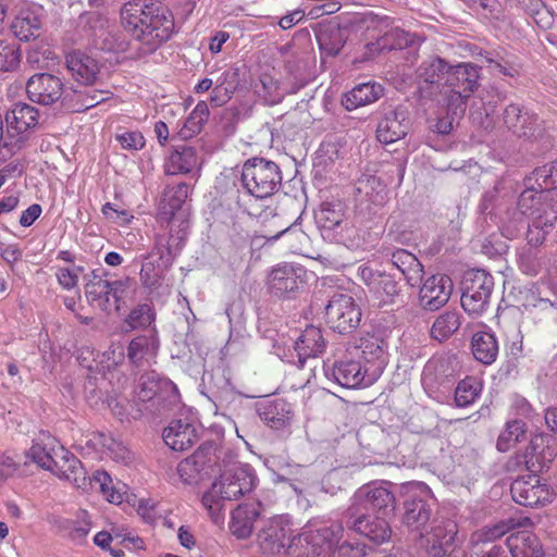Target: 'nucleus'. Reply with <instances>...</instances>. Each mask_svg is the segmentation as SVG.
Segmentation results:
<instances>
[{
    "instance_id": "f257e3e1",
    "label": "nucleus",
    "mask_w": 557,
    "mask_h": 557,
    "mask_svg": "<svg viewBox=\"0 0 557 557\" xmlns=\"http://www.w3.org/2000/svg\"><path fill=\"white\" fill-rule=\"evenodd\" d=\"M121 23L133 38L153 51L168 40L174 28L171 11L160 2H127L121 9Z\"/></svg>"
},
{
    "instance_id": "f03ea898",
    "label": "nucleus",
    "mask_w": 557,
    "mask_h": 557,
    "mask_svg": "<svg viewBox=\"0 0 557 557\" xmlns=\"http://www.w3.org/2000/svg\"><path fill=\"white\" fill-rule=\"evenodd\" d=\"M256 475L248 465L232 462L224 466L220 476L201 498L202 505L211 516L220 512L222 503L235 500L250 493L255 486Z\"/></svg>"
},
{
    "instance_id": "7ed1b4c3",
    "label": "nucleus",
    "mask_w": 557,
    "mask_h": 557,
    "mask_svg": "<svg viewBox=\"0 0 557 557\" xmlns=\"http://www.w3.org/2000/svg\"><path fill=\"white\" fill-rule=\"evenodd\" d=\"M135 397L138 401L148 404L144 409H138L139 414H144L145 411L160 414L177 401L178 394L172 381L162 377L156 371H149L140 375Z\"/></svg>"
},
{
    "instance_id": "20e7f679",
    "label": "nucleus",
    "mask_w": 557,
    "mask_h": 557,
    "mask_svg": "<svg viewBox=\"0 0 557 557\" xmlns=\"http://www.w3.org/2000/svg\"><path fill=\"white\" fill-rule=\"evenodd\" d=\"M244 188L256 198H268L281 187L282 173L278 165L263 158L247 160L242 170Z\"/></svg>"
},
{
    "instance_id": "39448f33",
    "label": "nucleus",
    "mask_w": 557,
    "mask_h": 557,
    "mask_svg": "<svg viewBox=\"0 0 557 557\" xmlns=\"http://www.w3.org/2000/svg\"><path fill=\"white\" fill-rule=\"evenodd\" d=\"M315 220L323 237L346 247H351L356 244L358 232L348 220L346 206L342 201L323 202L320 210L315 213Z\"/></svg>"
},
{
    "instance_id": "423d86ee",
    "label": "nucleus",
    "mask_w": 557,
    "mask_h": 557,
    "mask_svg": "<svg viewBox=\"0 0 557 557\" xmlns=\"http://www.w3.org/2000/svg\"><path fill=\"white\" fill-rule=\"evenodd\" d=\"M342 523L309 530L292 539L288 555L294 557H319L330 553L342 539Z\"/></svg>"
},
{
    "instance_id": "0eeeda50",
    "label": "nucleus",
    "mask_w": 557,
    "mask_h": 557,
    "mask_svg": "<svg viewBox=\"0 0 557 557\" xmlns=\"http://www.w3.org/2000/svg\"><path fill=\"white\" fill-rule=\"evenodd\" d=\"M450 64L440 55H429L416 70L418 95L422 100L441 102L445 92Z\"/></svg>"
},
{
    "instance_id": "6e6552de",
    "label": "nucleus",
    "mask_w": 557,
    "mask_h": 557,
    "mask_svg": "<svg viewBox=\"0 0 557 557\" xmlns=\"http://www.w3.org/2000/svg\"><path fill=\"white\" fill-rule=\"evenodd\" d=\"M337 359L332 367L325 368V374L341 386L346 388H356L361 386H369L375 380V373L370 371V368L362 366L361 361L350 354V349L346 346L345 349L337 348Z\"/></svg>"
},
{
    "instance_id": "1a4fd4ad",
    "label": "nucleus",
    "mask_w": 557,
    "mask_h": 557,
    "mask_svg": "<svg viewBox=\"0 0 557 557\" xmlns=\"http://www.w3.org/2000/svg\"><path fill=\"white\" fill-rule=\"evenodd\" d=\"M480 70V66L471 62L450 65L443 95V99H447L448 107L458 108L466 103V100L479 87Z\"/></svg>"
},
{
    "instance_id": "9d476101",
    "label": "nucleus",
    "mask_w": 557,
    "mask_h": 557,
    "mask_svg": "<svg viewBox=\"0 0 557 557\" xmlns=\"http://www.w3.org/2000/svg\"><path fill=\"white\" fill-rule=\"evenodd\" d=\"M433 503L430 490L422 484L412 485L404 502L401 523L409 530L419 532L423 536V530L432 520Z\"/></svg>"
},
{
    "instance_id": "9b49d317",
    "label": "nucleus",
    "mask_w": 557,
    "mask_h": 557,
    "mask_svg": "<svg viewBox=\"0 0 557 557\" xmlns=\"http://www.w3.org/2000/svg\"><path fill=\"white\" fill-rule=\"evenodd\" d=\"M326 321L331 329L347 334L356 330L361 321V309L355 299L344 293H335L325 307Z\"/></svg>"
},
{
    "instance_id": "f8f14e48",
    "label": "nucleus",
    "mask_w": 557,
    "mask_h": 557,
    "mask_svg": "<svg viewBox=\"0 0 557 557\" xmlns=\"http://www.w3.org/2000/svg\"><path fill=\"white\" fill-rule=\"evenodd\" d=\"M539 197L525 187L518 201L499 213V227L507 238L518 237L527 224V218L531 219V211L536 207Z\"/></svg>"
},
{
    "instance_id": "ddd939ff",
    "label": "nucleus",
    "mask_w": 557,
    "mask_h": 557,
    "mask_svg": "<svg viewBox=\"0 0 557 557\" xmlns=\"http://www.w3.org/2000/svg\"><path fill=\"white\" fill-rule=\"evenodd\" d=\"M557 221V200L550 196H540L536 207L531 211L525 238L528 244L537 247L544 243L546 235Z\"/></svg>"
},
{
    "instance_id": "4468645a",
    "label": "nucleus",
    "mask_w": 557,
    "mask_h": 557,
    "mask_svg": "<svg viewBox=\"0 0 557 557\" xmlns=\"http://www.w3.org/2000/svg\"><path fill=\"white\" fill-rule=\"evenodd\" d=\"M28 99L41 106H52L58 101L66 107L70 104L64 96V84L62 79L50 73H37L30 76L26 83Z\"/></svg>"
},
{
    "instance_id": "2eb2a0df",
    "label": "nucleus",
    "mask_w": 557,
    "mask_h": 557,
    "mask_svg": "<svg viewBox=\"0 0 557 557\" xmlns=\"http://www.w3.org/2000/svg\"><path fill=\"white\" fill-rule=\"evenodd\" d=\"M350 506H357L366 513L372 510L387 517L394 513L396 499L387 483L368 484L356 492Z\"/></svg>"
},
{
    "instance_id": "dca6fc26",
    "label": "nucleus",
    "mask_w": 557,
    "mask_h": 557,
    "mask_svg": "<svg viewBox=\"0 0 557 557\" xmlns=\"http://www.w3.org/2000/svg\"><path fill=\"white\" fill-rule=\"evenodd\" d=\"M344 521L348 529L368 537L375 544L384 543L391 536V528L386 517L371 518L357 506L348 507L344 513Z\"/></svg>"
},
{
    "instance_id": "f3484780",
    "label": "nucleus",
    "mask_w": 557,
    "mask_h": 557,
    "mask_svg": "<svg viewBox=\"0 0 557 557\" xmlns=\"http://www.w3.org/2000/svg\"><path fill=\"white\" fill-rule=\"evenodd\" d=\"M176 222V218H171L169 232L156 236L153 252L147 259L152 258L156 253L164 267L172 265L185 245L188 228L187 222L181 221L177 225Z\"/></svg>"
},
{
    "instance_id": "a211bd4d",
    "label": "nucleus",
    "mask_w": 557,
    "mask_h": 557,
    "mask_svg": "<svg viewBox=\"0 0 557 557\" xmlns=\"http://www.w3.org/2000/svg\"><path fill=\"white\" fill-rule=\"evenodd\" d=\"M307 270L296 263H283L275 267L269 274L270 293L283 297L296 293L306 282Z\"/></svg>"
},
{
    "instance_id": "6ab92c4d",
    "label": "nucleus",
    "mask_w": 557,
    "mask_h": 557,
    "mask_svg": "<svg viewBox=\"0 0 557 557\" xmlns=\"http://www.w3.org/2000/svg\"><path fill=\"white\" fill-rule=\"evenodd\" d=\"M512 499L525 507H535L550 500V492L546 484L541 483L540 476L531 472L516 479L510 486Z\"/></svg>"
},
{
    "instance_id": "aec40b11",
    "label": "nucleus",
    "mask_w": 557,
    "mask_h": 557,
    "mask_svg": "<svg viewBox=\"0 0 557 557\" xmlns=\"http://www.w3.org/2000/svg\"><path fill=\"white\" fill-rule=\"evenodd\" d=\"M453 281L448 275L434 274L425 278L419 292V304L428 311L444 307L453 292Z\"/></svg>"
},
{
    "instance_id": "412c9836",
    "label": "nucleus",
    "mask_w": 557,
    "mask_h": 557,
    "mask_svg": "<svg viewBox=\"0 0 557 557\" xmlns=\"http://www.w3.org/2000/svg\"><path fill=\"white\" fill-rule=\"evenodd\" d=\"M503 121L507 129L519 138L532 139L541 133L537 115L517 103L505 108Z\"/></svg>"
},
{
    "instance_id": "4be33fe9",
    "label": "nucleus",
    "mask_w": 557,
    "mask_h": 557,
    "mask_svg": "<svg viewBox=\"0 0 557 557\" xmlns=\"http://www.w3.org/2000/svg\"><path fill=\"white\" fill-rule=\"evenodd\" d=\"M410 127L409 111L404 106H398L385 112L377 124L376 137L384 145L395 143L404 138Z\"/></svg>"
},
{
    "instance_id": "5701e85b",
    "label": "nucleus",
    "mask_w": 557,
    "mask_h": 557,
    "mask_svg": "<svg viewBox=\"0 0 557 557\" xmlns=\"http://www.w3.org/2000/svg\"><path fill=\"white\" fill-rule=\"evenodd\" d=\"M51 472L58 478L73 483L77 488H85L87 485L86 471L82 462L64 447H60L55 450Z\"/></svg>"
},
{
    "instance_id": "b1692460",
    "label": "nucleus",
    "mask_w": 557,
    "mask_h": 557,
    "mask_svg": "<svg viewBox=\"0 0 557 557\" xmlns=\"http://www.w3.org/2000/svg\"><path fill=\"white\" fill-rule=\"evenodd\" d=\"M38 117L39 112L35 107L22 102L14 104L7 113V125L13 131L14 137H21V149L28 140L29 131L37 126Z\"/></svg>"
},
{
    "instance_id": "393cba45",
    "label": "nucleus",
    "mask_w": 557,
    "mask_h": 557,
    "mask_svg": "<svg viewBox=\"0 0 557 557\" xmlns=\"http://www.w3.org/2000/svg\"><path fill=\"white\" fill-rule=\"evenodd\" d=\"M457 525L450 520L440 521L431 530L425 550L430 557H444L455 549Z\"/></svg>"
},
{
    "instance_id": "a878e982",
    "label": "nucleus",
    "mask_w": 557,
    "mask_h": 557,
    "mask_svg": "<svg viewBox=\"0 0 557 557\" xmlns=\"http://www.w3.org/2000/svg\"><path fill=\"white\" fill-rule=\"evenodd\" d=\"M107 275L102 269L94 270L88 274L85 284V297L88 304L103 312H110L113 308L111 299V287L109 281L103 278Z\"/></svg>"
},
{
    "instance_id": "bb28decb",
    "label": "nucleus",
    "mask_w": 557,
    "mask_h": 557,
    "mask_svg": "<svg viewBox=\"0 0 557 557\" xmlns=\"http://www.w3.org/2000/svg\"><path fill=\"white\" fill-rule=\"evenodd\" d=\"M347 347L350 349V354L360 361L363 360L366 363H371L373 369H370V371L375 373V377H377L385 364L384 341L375 335H369L361 337L359 344L347 345Z\"/></svg>"
},
{
    "instance_id": "cd10ccee",
    "label": "nucleus",
    "mask_w": 557,
    "mask_h": 557,
    "mask_svg": "<svg viewBox=\"0 0 557 557\" xmlns=\"http://www.w3.org/2000/svg\"><path fill=\"white\" fill-rule=\"evenodd\" d=\"M164 443L173 450L183 451L198 441L196 426L187 420H173L163 430Z\"/></svg>"
},
{
    "instance_id": "c85d7f7f",
    "label": "nucleus",
    "mask_w": 557,
    "mask_h": 557,
    "mask_svg": "<svg viewBox=\"0 0 557 557\" xmlns=\"http://www.w3.org/2000/svg\"><path fill=\"white\" fill-rule=\"evenodd\" d=\"M258 542L261 549L269 555H288L292 545L288 530L277 522H272L263 528L258 534Z\"/></svg>"
},
{
    "instance_id": "c756f323",
    "label": "nucleus",
    "mask_w": 557,
    "mask_h": 557,
    "mask_svg": "<svg viewBox=\"0 0 557 557\" xmlns=\"http://www.w3.org/2000/svg\"><path fill=\"white\" fill-rule=\"evenodd\" d=\"M257 411L260 419L274 430L287 426L293 417L292 405L283 398L262 401Z\"/></svg>"
},
{
    "instance_id": "7c9ffc66",
    "label": "nucleus",
    "mask_w": 557,
    "mask_h": 557,
    "mask_svg": "<svg viewBox=\"0 0 557 557\" xmlns=\"http://www.w3.org/2000/svg\"><path fill=\"white\" fill-rule=\"evenodd\" d=\"M159 350V338L154 329H149L145 334L133 338L127 347V358L136 366L140 367L145 362L153 359Z\"/></svg>"
},
{
    "instance_id": "2f4dec72",
    "label": "nucleus",
    "mask_w": 557,
    "mask_h": 557,
    "mask_svg": "<svg viewBox=\"0 0 557 557\" xmlns=\"http://www.w3.org/2000/svg\"><path fill=\"white\" fill-rule=\"evenodd\" d=\"M66 66L77 82L86 85L95 84L100 71L98 61L79 50L66 55Z\"/></svg>"
},
{
    "instance_id": "473e14b6",
    "label": "nucleus",
    "mask_w": 557,
    "mask_h": 557,
    "mask_svg": "<svg viewBox=\"0 0 557 557\" xmlns=\"http://www.w3.org/2000/svg\"><path fill=\"white\" fill-rule=\"evenodd\" d=\"M524 186L533 190L537 197L550 196L557 200V195L550 193L557 188V160L535 169L525 177Z\"/></svg>"
},
{
    "instance_id": "72a5a7b5",
    "label": "nucleus",
    "mask_w": 557,
    "mask_h": 557,
    "mask_svg": "<svg viewBox=\"0 0 557 557\" xmlns=\"http://www.w3.org/2000/svg\"><path fill=\"white\" fill-rule=\"evenodd\" d=\"M260 503L239 505L232 512L230 530L239 540L248 539L253 530L255 522L260 515Z\"/></svg>"
},
{
    "instance_id": "f704fd0d",
    "label": "nucleus",
    "mask_w": 557,
    "mask_h": 557,
    "mask_svg": "<svg viewBox=\"0 0 557 557\" xmlns=\"http://www.w3.org/2000/svg\"><path fill=\"white\" fill-rule=\"evenodd\" d=\"M41 25L40 9H25L14 18L11 29L16 38L28 41L39 37Z\"/></svg>"
},
{
    "instance_id": "c9c22d12",
    "label": "nucleus",
    "mask_w": 557,
    "mask_h": 557,
    "mask_svg": "<svg viewBox=\"0 0 557 557\" xmlns=\"http://www.w3.org/2000/svg\"><path fill=\"white\" fill-rule=\"evenodd\" d=\"M506 544L512 557H542L544 555L539 537L527 531L510 534Z\"/></svg>"
},
{
    "instance_id": "e433bc0d",
    "label": "nucleus",
    "mask_w": 557,
    "mask_h": 557,
    "mask_svg": "<svg viewBox=\"0 0 557 557\" xmlns=\"http://www.w3.org/2000/svg\"><path fill=\"white\" fill-rule=\"evenodd\" d=\"M324 347L325 342L321 330L312 325L306 327L295 343L300 366H304L307 358H314L320 355Z\"/></svg>"
},
{
    "instance_id": "4c0bfd02",
    "label": "nucleus",
    "mask_w": 557,
    "mask_h": 557,
    "mask_svg": "<svg viewBox=\"0 0 557 557\" xmlns=\"http://www.w3.org/2000/svg\"><path fill=\"white\" fill-rule=\"evenodd\" d=\"M554 448L545 445L542 436L533 438L528 445L524 454V463L530 472H539L546 467L555 457Z\"/></svg>"
},
{
    "instance_id": "58836bf2",
    "label": "nucleus",
    "mask_w": 557,
    "mask_h": 557,
    "mask_svg": "<svg viewBox=\"0 0 557 557\" xmlns=\"http://www.w3.org/2000/svg\"><path fill=\"white\" fill-rule=\"evenodd\" d=\"M382 95L383 87L380 84L364 83L355 86L344 96L342 102L348 111H351L376 101Z\"/></svg>"
},
{
    "instance_id": "ea45409f",
    "label": "nucleus",
    "mask_w": 557,
    "mask_h": 557,
    "mask_svg": "<svg viewBox=\"0 0 557 557\" xmlns=\"http://www.w3.org/2000/svg\"><path fill=\"white\" fill-rule=\"evenodd\" d=\"M197 165L196 149L187 144L177 145L171 152L165 164V171L170 175L189 173Z\"/></svg>"
},
{
    "instance_id": "a19ab883",
    "label": "nucleus",
    "mask_w": 557,
    "mask_h": 557,
    "mask_svg": "<svg viewBox=\"0 0 557 557\" xmlns=\"http://www.w3.org/2000/svg\"><path fill=\"white\" fill-rule=\"evenodd\" d=\"M392 263L403 273L408 284L416 286L422 278L423 268L414 255L398 249L392 253Z\"/></svg>"
},
{
    "instance_id": "79ce46f5",
    "label": "nucleus",
    "mask_w": 557,
    "mask_h": 557,
    "mask_svg": "<svg viewBox=\"0 0 557 557\" xmlns=\"http://www.w3.org/2000/svg\"><path fill=\"white\" fill-rule=\"evenodd\" d=\"M471 348L474 358L483 364H492L498 355L496 337L487 332H476L472 336Z\"/></svg>"
},
{
    "instance_id": "37998d69",
    "label": "nucleus",
    "mask_w": 557,
    "mask_h": 557,
    "mask_svg": "<svg viewBox=\"0 0 557 557\" xmlns=\"http://www.w3.org/2000/svg\"><path fill=\"white\" fill-rule=\"evenodd\" d=\"M319 48L326 57H336L347 41L346 30L339 26H329L317 34Z\"/></svg>"
},
{
    "instance_id": "c03bdc74",
    "label": "nucleus",
    "mask_w": 557,
    "mask_h": 557,
    "mask_svg": "<svg viewBox=\"0 0 557 557\" xmlns=\"http://www.w3.org/2000/svg\"><path fill=\"white\" fill-rule=\"evenodd\" d=\"M223 451L218 447L214 442H206L199 446V448L189 456L191 461L201 470L207 476L210 475L222 456Z\"/></svg>"
},
{
    "instance_id": "a18cd8bd",
    "label": "nucleus",
    "mask_w": 557,
    "mask_h": 557,
    "mask_svg": "<svg viewBox=\"0 0 557 557\" xmlns=\"http://www.w3.org/2000/svg\"><path fill=\"white\" fill-rule=\"evenodd\" d=\"M532 525V521L530 518H509L507 520H503L492 527H485L476 534L478 542H494L497 539H500L507 532L522 527Z\"/></svg>"
},
{
    "instance_id": "49530a36",
    "label": "nucleus",
    "mask_w": 557,
    "mask_h": 557,
    "mask_svg": "<svg viewBox=\"0 0 557 557\" xmlns=\"http://www.w3.org/2000/svg\"><path fill=\"white\" fill-rule=\"evenodd\" d=\"M209 117V108L207 102L199 101L194 110L189 113L185 120L183 126L178 131V136L186 140L199 134L202 129L203 124Z\"/></svg>"
},
{
    "instance_id": "de8ad7c7",
    "label": "nucleus",
    "mask_w": 557,
    "mask_h": 557,
    "mask_svg": "<svg viewBox=\"0 0 557 557\" xmlns=\"http://www.w3.org/2000/svg\"><path fill=\"white\" fill-rule=\"evenodd\" d=\"M461 325L460 314L446 311L438 315L431 327V336L440 342L450 337Z\"/></svg>"
},
{
    "instance_id": "09e8293b",
    "label": "nucleus",
    "mask_w": 557,
    "mask_h": 557,
    "mask_svg": "<svg viewBox=\"0 0 557 557\" xmlns=\"http://www.w3.org/2000/svg\"><path fill=\"white\" fill-rule=\"evenodd\" d=\"M525 434V423L521 420H512L506 424V429L499 434L496 447L499 451H507L521 441Z\"/></svg>"
},
{
    "instance_id": "8fccbe9b",
    "label": "nucleus",
    "mask_w": 557,
    "mask_h": 557,
    "mask_svg": "<svg viewBox=\"0 0 557 557\" xmlns=\"http://www.w3.org/2000/svg\"><path fill=\"white\" fill-rule=\"evenodd\" d=\"M463 287L478 294L491 297L494 288V280L491 274L484 270H476L468 273L463 281Z\"/></svg>"
},
{
    "instance_id": "3c124183",
    "label": "nucleus",
    "mask_w": 557,
    "mask_h": 557,
    "mask_svg": "<svg viewBox=\"0 0 557 557\" xmlns=\"http://www.w3.org/2000/svg\"><path fill=\"white\" fill-rule=\"evenodd\" d=\"M170 267H164L163 262L158 259V263L153 260H147L143 263L140 270V281L144 287L148 289H157L161 285L164 272Z\"/></svg>"
},
{
    "instance_id": "603ef678",
    "label": "nucleus",
    "mask_w": 557,
    "mask_h": 557,
    "mask_svg": "<svg viewBox=\"0 0 557 557\" xmlns=\"http://www.w3.org/2000/svg\"><path fill=\"white\" fill-rule=\"evenodd\" d=\"M481 392L480 383L472 377H467L458 383L455 391V403L458 407L471 405Z\"/></svg>"
},
{
    "instance_id": "864d4df0",
    "label": "nucleus",
    "mask_w": 557,
    "mask_h": 557,
    "mask_svg": "<svg viewBox=\"0 0 557 557\" xmlns=\"http://www.w3.org/2000/svg\"><path fill=\"white\" fill-rule=\"evenodd\" d=\"M490 298L463 287L460 301L466 312L471 315H480L487 309Z\"/></svg>"
},
{
    "instance_id": "5fc2aeb1",
    "label": "nucleus",
    "mask_w": 557,
    "mask_h": 557,
    "mask_svg": "<svg viewBox=\"0 0 557 557\" xmlns=\"http://www.w3.org/2000/svg\"><path fill=\"white\" fill-rule=\"evenodd\" d=\"M154 321V312L149 304H140L136 306L127 318L125 319V324L129 326L131 330L148 327Z\"/></svg>"
},
{
    "instance_id": "6e6d98bb",
    "label": "nucleus",
    "mask_w": 557,
    "mask_h": 557,
    "mask_svg": "<svg viewBox=\"0 0 557 557\" xmlns=\"http://www.w3.org/2000/svg\"><path fill=\"white\" fill-rule=\"evenodd\" d=\"M77 102L75 104H66V108L72 111H82L90 109L108 99V91L90 90V91H75Z\"/></svg>"
},
{
    "instance_id": "4d7b16f0",
    "label": "nucleus",
    "mask_w": 557,
    "mask_h": 557,
    "mask_svg": "<svg viewBox=\"0 0 557 557\" xmlns=\"http://www.w3.org/2000/svg\"><path fill=\"white\" fill-rule=\"evenodd\" d=\"M100 444L106 448L112 459L123 463L132 460L131 451L121 442L115 441L113 437L100 434Z\"/></svg>"
},
{
    "instance_id": "13d9d810",
    "label": "nucleus",
    "mask_w": 557,
    "mask_h": 557,
    "mask_svg": "<svg viewBox=\"0 0 557 557\" xmlns=\"http://www.w3.org/2000/svg\"><path fill=\"white\" fill-rule=\"evenodd\" d=\"M356 190L359 194H364L368 200L372 203H381L384 197L381 193L384 190L381 183L373 176H368L358 181Z\"/></svg>"
},
{
    "instance_id": "bf43d9fd",
    "label": "nucleus",
    "mask_w": 557,
    "mask_h": 557,
    "mask_svg": "<svg viewBox=\"0 0 557 557\" xmlns=\"http://www.w3.org/2000/svg\"><path fill=\"white\" fill-rule=\"evenodd\" d=\"M92 482L99 485L100 491L107 497L110 503H121L122 495L119 492H115L112 486V479L106 471L97 470L92 474Z\"/></svg>"
},
{
    "instance_id": "052dcab7",
    "label": "nucleus",
    "mask_w": 557,
    "mask_h": 557,
    "mask_svg": "<svg viewBox=\"0 0 557 557\" xmlns=\"http://www.w3.org/2000/svg\"><path fill=\"white\" fill-rule=\"evenodd\" d=\"M177 473L185 484H194L202 480L206 475L191 461L190 457L185 458L177 465Z\"/></svg>"
},
{
    "instance_id": "680f3d73",
    "label": "nucleus",
    "mask_w": 557,
    "mask_h": 557,
    "mask_svg": "<svg viewBox=\"0 0 557 557\" xmlns=\"http://www.w3.org/2000/svg\"><path fill=\"white\" fill-rule=\"evenodd\" d=\"M18 50L9 44L0 41V71H12L20 63Z\"/></svg>"
},
{
    "instance_id": "e2e57ef3",
    "label": "nucleus",
    "mask_w": 557,
    "mask_h": 557,
    "mask_svg": "<svg viewBox=\"0 0 557 557\" xmlns=\"http://www.w3.org/2000/svg\"><path fill=\"white\" fill-rule=\"evenodd\" d=\"M27 457L42 469L51 471L55 458V450L53 451V455H51L45 447L39 444H35L27 451Z\"/></svg>"
},
{
    "instance_id": "0e129e2a",
    "label": "nucleus",
    "mask_w": 557,
    "mask_h": 557,
    "mask_svg": "<svg viewBox=\"0 0 557 557\" xmlns=\"http://www.w3.org/2000/svg\"><path fill=\"white\" fill-rule=\"evenodd\" d=\"M373 290L377 294L385 295L389 300H392L398 295L400 287L392 275L381 273L380 277L376 278Z\"/></svg>"
},
{
    "instance_id": "69168bd1",
    "label": "nucleus",
    "mask_w": 557,
    "mask_h": 557,
    "mask_svg": "<svg viewBox=\"0 0 557 557\" xmlns=\"http://www.w3.org/2000/svg\"><path fill=\"white\" fill-rule=\"evenodd\" d=\"M299 220H300V216L297 218L293 224L285 227L282 232H280L277 235L273 236L272 238L277 239L282 235L292 236L296 240V244H292L290 248L294 251H300L302 249V246H305L308 243V236L306 235L305 232H302L301 230H299L297 227L299 224L298 223Z\"/></svg>"
},
{
    "instance_id": "338daca9",
    "label": "nucleus",
    "mask_w": 557,
    "mask_h": 557,
    "mask_svg": "<svg viewBox=\"0 0 557 557\" xmlns=\"http://www.w3.org/2000/svg\"><path fill=\"white\" fill-rule=\"evenodd\" d=\"M134 282L129 277H125L123 280H116L113 282L109 281V285L112 289L111 299L113 304V308L115 310H120L121 304L123 301L125 292L133 286Z\"/></svg>"
},
{
    "instance_id": "774afa93",
    "label": "nucleus",
    "mask_w": 557,
    "mask_h": 557,
    "mask_svg": "<svg viewBox=\"0 0 557 557\" xmlns=\"http://www.w3.org/2000/svg\"><path fill=\"white\" fill-rule=\"evenodd\" d=\"M116 140L124 149L139 150L145 146V138L140 132H125L116 135Z\"/></svg>"
}]
</instances>
